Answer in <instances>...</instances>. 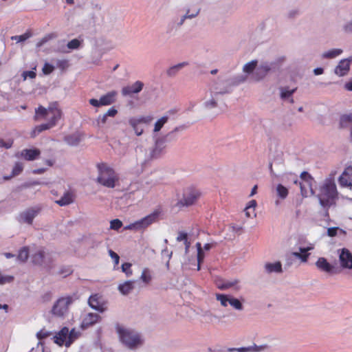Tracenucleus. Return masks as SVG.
Returning <instances> with one entry per match:
<instances>
[{"label": "nucleus", "instance_id": "12", "mask_svg": "<svg viewBox=\"0 0 352 352\" xmlns=\"http://www.w3.org/2000/svg\"><path fill=\"white\" fill-rule=\"evenodd\" d=\"M41 208L39 207L30 208L19 214L18 220L21 223H26L31 225L34 219L40 212Z\"/></svg>", "mask_w": 352, "mask_h": 352}, {"label": "nucleus", "instance_id": "19", "mask_svg": "<svg viewBox=\"0 0 352 352\" xmlns=\"http://www.w3.org/2000/svg\"><path fill=\"white\" fill-rule=\"evenodd\" d=\"M100 300L101 296L98 294L91 295L88 300V304L93 309L102 313L105 311L106 308L101 303Z\"/></svg>", "mask_w": 352, "mask_h": 352}, {"label": "nucleus", "instance_id": "38", "mask_svg": "<svg viewBox=\"0 0 352 352\" xmlns=\"http://www.w3.org/2000/svg\"><path fill=\"white\" fill-rule=\"evenodd\" d=\"M230 351H236L238 352H258L260 351V347L254 344L253 346L248 347H240V348H232L229 349Z\"/></svg>", "mask_w": 352, "mask_h": 352}, {"label": "nucleus", "instance_id": "44", "mask_svg": "<svg viewBox=\"0 0 352 352\" xmlns=\"http://www.w3.org/2000/svg\"><path fill=\"white\" fill-rule=\"evenodd\" d=\"M248 79L247 75L240 74L233 77L231 79L230 84L232 85H238L239 84L245 82Z\"/></svg>", "mask_w": 352, "mask_h": 352}, {"label": "nucleus", "instance_id": "62", "mask_svg": "<svg viewBox=\"0 0 352 352\" xmlns=\"http://www.w3.org/2000/svg\"><path fill=\"white\" fill-rule=\"evenodd\" d=\"M109 254L111 258L113 259L115 264L118 265L120 261V256L118 254L111 250H109Z\"/></svg>", "mask_w": 352, "mask_h": 352}, {"label": "nucleus", "instance_id": "53", "mask_svg": "<svg viewBox=\"0 0 352 352\" xmlns=\"http://www.w3.org/2000/svg\"><path fill=\"white\" fill-rule=\"evenodd\" d=\"M292 256H294L296 258H299L302 262L305 263L307 261L309 254H301L297 252H294L292 253Z\"/></svg>", "mask_w": 352, "mask_h": 352}, {"label": "nucleus", "instance_id": "41", "mask_svg": "<svg viewBox=\"0 0 352 352\" xmlns=\"http://www.w3.org/2000/svg\"><path fill=\"white\" fill-rule=\"evenodd\" d=\"M78 336L79 332L76 331L74 329L69 331L68 339L65 342V346L69 347Z\"/></svg>", "mask_w": 352, "mask_h": 352}, {"label": "nucleus", "instance_id": "14", "mask_svg": "<svg viewBox=\"0 0 352 352\" xmlns=\"http://www.w3.org/2000/svg\"><path fill=\"white\" fill-rule=\"evenodd\" d=\"M167 139L168 138H166V136L156 139L155 146L152 148L150 153V157L151 159H157L164 153Z\"/></svg>", "mask_w": 352, "mask_h": 352}, {"label": "nucleus", "instance_id": "60", "mask_svg": "<svg viewBox=\"0 0 352 352\" xmlns=\"http://www.w3.org/2000/svg\"><path fill=\"white\" fill-rule=\"evenodd\" d=\"M204 251H201L200 252V250L199 251V252H197V270H200L201 269V263L204 261Z\"/></svg>", "mask_w": 352, "mask_h": 352}, {"label": "nucleus", "instance_id": "24", "mask_svg": "<svg viewBox=\"0 0 352 352\" xmlns=\"http://www.w3.org/2000/svg\"><path fill=\"white\" fill-rule=\"evenodd\" d=\"M41 154V151L38 148H25L21 153V156L28 161H33L36 160Z\"/></svg>", "mask_w": 352, "mask_h": 352}, {"label": "nucleus", "instance_id": "27", "mask_svg": "<svg viewBox=\"0 0 352 352\" xmlns=\"http://www.w3.org/2000/svg\"><path fill=\"white\" fill-rule=\"evenodd\" d=\"M265 270L267 274H271L273 272L276 273H281L283 272L282 264L280 261H277L276 263H267L265 264Z\"/></svg>", "mask_w": 352, "mask_h": 352}, {"label": "nucleus", "instance_id": "29", "mask_svg": "<svg viewBox=\"0 0 352 352\" xmlns=\"http://www.w3.org/2000/svg\"><path fill=\"white\" fill-rule=\"evenodd\" d=\"M258 65L257 60H253L250 62L247 63L243 67V72L246 74L247 76L251 75V79L253 78V74L256 70V66Z\"/></svg>", "mask_w": 352, "mask_h": 352}, {"label": "nucleus", "instance_id": "52", "mask_svg": "<svg viewBox=\"0 0 352 352\" xmlns=\"http://www.w3.org/2000/svg\"><path fill=\"white\" fill-rule=\"evenodd\" d=\"M122 226V222L118 219H116L110 222V228L114 230H118Z\"/></svg>", "mask_w": 352, "mask_h": 352}, {"label": "nucleus", "instance_id": "49", "mask_svg": "<svg viewBox=\"0 0 352 352\" xmlns=\"http://www.w3.org/2000/svg\"><path fill=\"white\" fill-rule=\"evenodd\" d=\"M151 276L148 269H144L140 276V279L146 284H148L151 280Z\"/></svg>", "mask_w": 352, "mask_h": 352}, {"label": "nucleus", "instance_id": "10", "mask_svg": "<svg viewBox=\"0 0 352 352\" xmlns=\"http://www.w3.org/2000/svg\"><path fill=\"white\" fill-rule=\"evenodd\" d=\"M224 84V80L220 77L214 80L209 87L210 95L219 97L220 96L230 93L229 87Z\"/></svg>", "mask_w": 352, "mask_h": 352}, {"label": "nucleus", "instance_id": "22", "mask_svg": "<svg viewBox=\"0 0 352 352\" xmlns=\"http://www.w3.org/2000/svg\"><path fill=\"white\" fill-rule=\"evenodd\" d=\"M69 329L66 327L61 329L59 332L53 337L54 342L57 344L58 346H63L64 344H65V342L68 339L69 336Z\"/></svg>", "mask_w": 352, "mask_h": 352}, {"label": "nucleus", "instance_id": "42", "mask_svg": "<svg viewBox=\"0 0 352 352\" xmlns=\"http://www.w3.org/2000/svg\"><path fill=\"white\" fill-rule=\"evenodd\" d=\"M229 304L236 310L241 311L243 309V305L242 302L238 298H236L232 296L230 297Z\"/></svg>", "mask_w": 352, "mask_h": 352}, {"label": "nucleus", "instance_id": "8", "mask_svg": "<svg viewBox=\"0 0 352 352\" xmlns=\"http://www.w3.org/2000/svg\"><path fill=\"white\" fill-rule=\"evenodd\" d=\"M315 265L318 271L329 275H335L340 272L338 267L329 263L324 257H319Z\"/></svg>", "mask_w": 352, "mask_h": 352}, {"label": "nucleus", "instance_id": "1", "mask_svg": "<svg viewBox=\"0 0 352 352\" xmlns=\"http://www.w3.org/2000/svg\"><path fill=\"white\" fill-rule=\"evenodd\" d=\"M320 205L324 210V217H329V209L335 206L338 199V191L334 179L327 178L320 186L317 195Z\"/></svg>", "mask_w": 352, "mask_h": 352}, {"label": "nucleus", "instance_id": "51", "mask_svg": "<svg viewBox=\"0 0 352 352\" xmlns=\"http://www.w3.org/2000/svg\"><path fill=\"white\" fill-rule=\"evenodd\" d=\"M72 273V270L69 266H61L58 272L59 275H63L64 277L71 274Z\"/></svg>", "mask_w": 352, "mask_h": 352}, {"label": "nucleus", "instance_id": "23", "mask_svg": "<svg viewBox=\"0 0 352 352\" xmlns=\"http://www.w3.org/2000/svg\"><path fill=\"white\" fill-rule=\"evenodd\" d=\"M350 69V64L347 59L341 60L338 65L336 67L334 72L339 76L346 75Z\"/></svg>", "mask_w": 352, "mask_h": 352}, {"label": "nucleus", "instance_id": "50", "mask_svg": "<svg viewBox=\"0 0 352 352\" xmlns=\"http://www.w3.org/2000/svg\"><path fill=\"white\" fill-rule=\"evenodd\" d=\"M131 264L130 263H124L122 266V271L126 274L127 277H129L132 275V270L131 269Z\"/></svg>", "mask_w": 352, "mask_h": 352}, {"label": "nucleus", "instance_id": "59", "mask_svg": "<svg viewBox=\"0 0 352 352\" xmlns=\"http://www.w3.org/2000/svg\"><path fill=\"white\" fill-rule=\"evenodd\" d=\"M80 41L78 39L74 38V39H72V41H70L67 43V47L69 49L75 50V49L78 48V47L80 46Z\"/></svg>", "mask_w": 352, "mask_h": 352}, {"label": "nucleus", "instance_id": "3", "mask_svg": "<svg viewBox=\"0 0 352 352\" xmlns=\"http://www.w3.org/2000/svg\"><path fill=\"white\" fill-rule=\"evenodd\" d=\"M97 168L98 170L97 182L107 188H114L116 182L118 181V177L115 170L105 163L98 164Z\"/></svg>", "mask_w": 352, "mask_h": 352}, {"label": "nucleus", "instance_id": "2", "mask_svg": "<svg viewBox=\"0 0 352 352\" xmlns=\"http://www.w3.org/2000/svg\"><path fill=\"white\" fill-rule=\"evenodd\" d=\"M120 341L127 349L135 350L144 344V339L140 333L134 329L126 328L120 324L116 327Z\"/></svg>", "mask_w": 352, "mask_h": 352}, {"label": "nucleus", "instance_id": "9", "mask_svg": "<svg viewBox=\"0 0 352 352\" xmlns=\"http://www.w3.org/2000/svg\"><path fill=\"white\" fill-rule=\"evenodd\" d=\"M153 120L151 116L140 117V118H131L129 120V123L133 128L135 133L137 135H141L144 131V126L149 124Z\"/></svg>", "mask_w": 352, "mask_h": 352}, {"label": "nucleus", "instance_id": "11", "mask_svg": "<svg viewBox=\"0 0 352 352\" xmlns=\"http://www.w3.org/2000/svg\"><path fill=\"white\" fill-rule=\"evenodd\" d=\"M116 96V92L115 91H112L108 92L106 95L101 96L100 100L91 98L89 100V102L91 105L96 107H99L100 106L109 105L115 102Z\"/></svg>", "mask_w": 352, "mask_h": 352}, {"label": "nucleus", "instance_id": "13", "mask_svg": "<svg viewBox=\"0 0 352 352\" xmlns=\"http://www.w3.org/2000/svg\"><path fill=\"white\" fill-rule=\"evenodd\" d=\"M340 267L343 269L352 270V253L347 248L338 250Z\"/></svg>", "mask_w": 352, "mask_h": 352}, {"label": "nucleus", "instance_id": "39", "mask_svg": "<svg viewBox=\"0 0 352 352\" xmlns=\"http://www.w3.org/2000/svg\"><path fill=\"white\" fill-rule=\"evenodd\" d=\"M29 258V248L28 247H23L19 252L17 256L18 260L25 263Z\"/></svg>", "mask_w": 352, "mask_h": 352}, {"label": "nucleus", "instance_id": "64", "mask_svg": "<svg viewBox=\"0 0 352 352\" xmlns=\"http://www.w3.org/2000/svg\"><path fill=\"white\" fill-rule=\"evenodd\" d=\"M343 29L346 33L352 34V21L346 23L344 25Z\"/></svg>", "mask_w": 352, "mask_h": 352}, {"label": "nucleus", "instance_id": "46", "mask_svg": "<svg viewBox=\"0 0 352 352\" xmlns=\"http://www.w3.org/2000/svg\"><path fill=\"white\" fill-rule=\"evenodd\" d=\"M230 295L217 294L216 295L217 300H219L223 307H227L230 302Z\"/></svg>", "mask_w": 352, "mask_h": 352}, {"label": "nucleus", "instance_id": "7", "mask_svg": "<svg viewBox=\"0 0 352 352\" xmlns=\"http://www.w3.org/2000/svg\"><path fill=\"white\" fill-rule=\"evenodd\" d=\"M160 213L158 210H155L145 217L129 224L126 227V229L136 230L144 229L157 220Z\"/></svg>", "mask_w": 352, "mask_h": 352}, {"label": "nucleus", "instance_id": "17", "mask_svg": "<svg viewBox=\"0 0 352 352\" xmlns=\"http://www.w3.org/2000/svg\"><path fill=\"white\" fill-rule=\"evenodd\" d=\"M50 113L52 115V118L49 121V124L51 127L54 126L58 120L60 119L62 116L61 110L58 107V104L56 102L50 104L49 107Z\"/></svg>", "mask_w": 352, "mask_h": 352}, {"label": "nucleus", "instance_id": "48", "mask_svg": "<svg viewBox=\"0 0 352 352\" xmlns=\"http://www.w3.org/2000/svg\"><path fill=\"white\" fill-rule=\"evenodd\" d=\"M256 201L255 200H251L249 201L248 204L247 205V206L245 207V208L244 209V211L245 212V215L248 217H251V214H250V209H252L253 210V212H254V209L256 206Z\"/></svg>", "mask_w": 352, "mask_h": 352}, {"label": "nucleus", "instance_id": "30", "mask_svg": "<svg viewBox=\"0 0 352 352\" xmlns=\"http://www.w3.org/2000/svg\"><path fill=\"white\" fill-rule=\"evenodd\" d=\"M219 99V97L210 95V98L203 102V107L207 110L214 109L218 106Z\"/></svg>", "mask_w": 352, "mask_h": 352}, {"label": "nucleus", "instance_id": "18", "mask_svg": "<svg viewBox=\"0 0 352 352\" xmlns=\"http://www.w3.org/2000/svg\"><path fill=\"white\" fill-rule=\"evenodd\" d=\"M144 87V83L141 81H136L131 86H126L122 88V94L123 96H130L133 94L140 93Z\"/></svg>", "mask_w": 352, "mask_h": 352}, {"label": "nucleus", "instance_id": "40", "mask_svg": "<svg viewBox=\"0 0 352 352\" xmlns=\"http://www.w3.org/2000/svg\"><path fill=\"white\" fill-rule=\"evenodd\" d=\"M296 90V89L290 90L287 87H282L280 88V98L284 100H287L292 96Z\"/></svg>", "mask_w": 352, "mask_h": 352}, {"label": "nucleus", "instance_id": "57", "mask_svg": "<svg viewBox=\"0 0 352 352\" xmlns=\"http://www.w3.org/2000/svg\"><path fill=\"white\" fill-rule=\"evenodd\" d=\"M51 335V332L42 329L36 333V337L38 340H43L49 337Z\"/></svg>", "mask_w": 352, "mask_h": 352}, {"label": "nucleus", "instance_id": "32", "mask_svg": "<svg viewBox=\"0 0 352 352\" xmlns=\"http://www.w3.org/2000/svg\"><path fill=\"white\" fill-rule=\"evenodd\" d=\"M118 113V111L114 108H110L102 116H100L97 120L98 125H103L107 122V117H114Z\"/></svg>", "mask_w": 352, "mask_h": 352}, {"label": "nucleus", "instance_id": "33", "mask_svg": "<svg viewBox=\"0 0 352 352\" xmlns=\"http://www.w3.org/2000/svg\"><path fill=\"white\" fill-rule=\"evenodd\" d=\"M64 141L69 146H75L79 144L81 138L79 134L74 133L64 138Z\"/></svg>", "mask_w": 352, "mask_h": 352}, {"label": "nucleus", "instance_id": "56", "mask_svg": "<svg viewBox=\"0 0 352 352\" xmlns=\"http://www.w3.org/2000/svg\"><path fill=\"white\" fill-rule=\"evenodd\" d=\"M50 113L49 109H47L46 108L39 106L38 109H36V114L38 116H42L43 117H45L47 115Z\"/></svg>", "mask_w": 352, "mask_h": 352}, {"label": "nucleus", "instance_id": "37", "mask_svg": "<svg viewBox=\"0 0 352 352\" xmlns=\"http://www.w3.org/2000/svg\"><path fill=\"white\" fill-rule=\"evenodd\" d=\"M23 164L20 163V162H16L14 166L13 167V169L12 171V175L10 176L4 177V179L8 180L10 178H12V177L19 175L23 171Z\"/></svg>", "mask_w": 352, "mask_h": 352}, {"label": "nucleus", "instance_id": "61", "mask_svg": "<svg viewBox=\"0 0 352 352\" xmlns=\"http://www.w3.org/2000/svg\"><path fill=\"white\" fill-rule=\"evenodd\" d=\"M36 74L34 71H25L22 74V76L23 77L24 80H26L28 77L30 78H36Z\"/></svg>", "mask_w": 352, "mask_h": 352}, {"label": "nucleus", "instance_id": "35", "mask_svg": "<svg viewBox=\"0 0 352 352\" xmlns=\"http://www.w3.org/2000/svg\"><path fill=\"white\" fill-rule=\"evenodd\" d=\"M276 195L281 199H285L289 194V190L287 187L281 184H278L276 187Z\"/></svg>", "mask_w": 352, "mask_h": 352}, {"label": "nucleus", "instance_id": "16", "mask_svg": "<svg viewBox=\"0 0 352 352\" xmlns=\"http://www.w3.org/2000/svg\"><path fill=\"white\" fill-rule=\"evenodd\" d=\"M199 194L196 190H190L184 194V197L178 202V205L189 206L195 204Z\"/></svg>", "mask_w": 352, "mask_h": 352}, {"label": "nucleus", "instance_id": "6", "mask_svg": "<svg viewBox=\"0 0 352 352\" xmlns=\"http://www.w3.org/2000/svg\"><path fill=\"white\" fill-rule=\"evenodd\" d=\"M279 69V65L276 61H265L257 65L256 70L253 74L252 80L259 82L262 80L270 72H276Z\"/></svg>", "mask_w": 352, "mask_h": 352}, {"label": "nucleus", "instance_id": "36", "mask_svg": "<svg viewBox=\"0 0 352 352\" xmlns=\"http://www.w3.org/2000/svg\"><path fill=\"white\" fill-rule=\"evenodd\" d=\"M342 52L343 51L341 49H331L327 52H324L322 54V57L323 58L332 59L340 55Z\"/></svg>", "mask_w": 352, "mask_h": 352}, {"label": "nucleus", "instance_id": "28", "mask_svg": "<svg viewBox=\"0 0 352 352\" xmlns=\"http://www.w3.org/2000/svg\"><path fill=\"white\" fill-rule=\"evenodd\" d=\"M340 125L341 128L350 129V137L352 141V114L342 116L340 118Z\"/></svg>", "mask_w": 352, "mask_h": 352}, {"label": "nucleus", "instance_id": "63", "mask_svg": "<svg viewBox=\"0 0 352 352\" xmlns=\"http://www.w3.org/2000/svg\"><path fill=\"white\" fill-rule=\"evenodd\" d=\"M188 240V234L184 232H179L177 237V241H186Z\"/></svg>", "mask_w": 352, "mask_h": 352}, {"label": "nucleus", "instance_id": "34", "mask_svg": "<svg viewBox=\"0 0 352 352\" xmlns=\"http://www.w3.org/2000/svg\"><path fill=\"white\" fill-rule=\"evenodd\" d=\"M73 201L74 199L72 197V195L70 192H67L63 195V196L60 199L57 200L56 203L60 206H64L73 203Z\"/></svg>", "mask_w": 352, "mask_h": 352}, {"label": "nucleus", "instance_id": "15", "mask_svg": "<svg viewBox=\"0 0 352 352\" xmlns=\"http://www.w3.org/2000/svg\"><path fill=\"white\" fill-rule=\"evenodd\" d=\"M239 282L240 281L238 279H234L230 280L221 279L217 281V286L219 289L221 290H226L232 288L233 289V290L237 292L241 289Z\"/></svg>", "mask_w": 352, "mask_h": 352}, {"label": "nucleus", "instance_id": "45", "mask_svg": "<svg viewBox=\"0 0 352 352\" xmlns=\"http://www.w3.org/2000/svg\"><path fill=\"white\" fill-rule=\"evenodd\" d=\"M168 120V117L167 116H164L162 117L160 119H159L155 123L154 126V132H158L161 130V129L163 127L164 124L167 122Z\"/></svg>", "mask_w": 352, "mask_h": 352}, {"label": "nucleus", "instance_id": "58", "mask_svg": "<svg viewBox=\"0 0 352 352\" xmlns=\"http://www.w3.org/2000/svg\"><path fill=\"white\" fill-rule=\"evenodd\" d=\"M14 280L12 276H3L0 274V285L11 283Z\"/></svg>", "mask_w": 352, "mask_h": 352}, {"label": "nucleus", "instance_id": "21", "mask_svg": "<svg viewBox=\"0 0 352 352\" xmlns=\"http://www.w3.org/2000/svg\"><path fill=\"white\" fill-rule=\"evenodd\" d=\"M339 182L342 186H352V167L346 168L339 177Z\"/></svg>", "mask_w": 352, "mask_h": 352}, {"label": "nucleus", "instance_id": "31", "mask_svg": "<svg viewBox=\"0 0 352 352\" xmlns=\"http://www.w3.org/2000/svg\"><path fill=\"white\" fill-rule=\"evenodd\" d=\"M185 14L186 16H189V19L196 18L200 13L201 8L197 6H186L184 8Z\"/></svg>", "mask_w": 352, "mask_h": 352}, {"label": "nucleus", "instance_id": "20", "mask_svg": "<svg viewBox=\"0 0 352 352\" xmlns=\"http://www.w3.org/2000/svg\"><path fill=\"white\" fill-rule=\"evenodd\" d=\"M100 318L98 314L89 313L83 318L80 327L82 329H86L98 322Z\"/></svg>", "mask_w": 352, "mask_h": 352}, {"label": "nucleus", "instance_id": "43", "mask_svg": "<svg viewBox=\"0 0 352 352\" xmlns=\"http://www.w3.org/2000/svg\"><path fill=\"white\" fill-rule=\"evenodd\" d=\"M51 126L49 123L42 124L35 127L34 130L32 132L31 136L35 137L37 134L41 133L43 131L50 129Z\"/></svg>", "mask_w": 352, "mask_h": 352}, {"label": "nucleus", "instance_id": "47", "mask_svg": "<svg viewBox=\"0 0 352 352\" xmlns=\"http://www.w3.org/2000/svg\"><path fill=\"white\" fill-rule=\"evenodd\" d=\"M340 231L343 234H346V231L340 229L338 227H331L327 229V235L330 237L336 236L338 234V232Z\"/></svg>", "mask_w": 352, "mask_h": 352}, {"label": "nucleus", "instance_id": "54", "mask_svg": "<svg viewBox=\"0 0 352 352\" xmlns=\"http://www.w3.org/2000/svg\"><path fill=\"white\" fill-rule=\"evenodd\" d=\"M30 36H31V34L29 32H26L20 36H14L11 38H12V40H15L17 42H23V41H26Z\"/></svg>", "mask_w": 352, "mask_h": 352}, {"label": "nucleus", "instance_id": "55", "mask_svg": "<svg viewBox=\"0 0 352 352\" xmlns=\"http://www.w3.org/2000/svg\"><path fill=\"white\" fill-rule=\"evenodd\" d=\"M54 70V67L48 63H45L43 67V72L45 75L50 74Z\"/></svg>", "mask_w": 352, "mask_h": 352}, {"label": "nucleus", "instance_id": "4", "mask_svg": "<svg viewBox=\"0 0 352 352\" xmlns=\"http://www.w3.org/2000/svg\"><path fill=\"white\" fill-rule=\"evenodd\" d=\"M78 299V296L76 294L59 298L52 308V314L56 317H64L68 314L69 306Z\"/></svg>", "mask_w": 352, "mask_h": 352}, {"label": "nucleus", "instance_id": "25", "mask_svg": "<svg viewBox=\"0 0 352 352\" xmlns=\"http://www.w3.org/2000/svg\"><path fill=\"white\" fill-rule=\"evenodd\" d=\"M134 280H126L124 283L120 284L118 289L122 295L126 296L134 289Z\"/></svg>", "mask_w": 352, "mask_h": 352}, {"label": "nucleus", "instance_id": "5", "mask_svg": "<svg viewBox=\"0 0 352 352\" xmlns=\"http://www.w3.org/2000/svg\"><path fill=\"white\" fill-rule=\"evenodd\" d=\"M31 260L34 265L41 266L47 272H50L54 267L53 255L48 252H45L43 249H39L32 254Z\"/></svg>", "mask_w": 352, "mask_h": 352}, {"label": "nucleus", "instance_id": "26", "mask_svg": "<svg viewBox=\"0 0 352 352\" xmlns=\"http://www.w3.org/2000/svg\"><path fill=\"white\" fill-rule=\"evenodd\" d=\"M188 65V62H182V63H178L177 65H175L170 67H169L167 70H166V75L167 76L170 77V78H174L175 76H177V74H178V72L182 69L184 68V67Z\"/></svg>", "mask_w": 352, "mask_h": 352}]
</instances>
